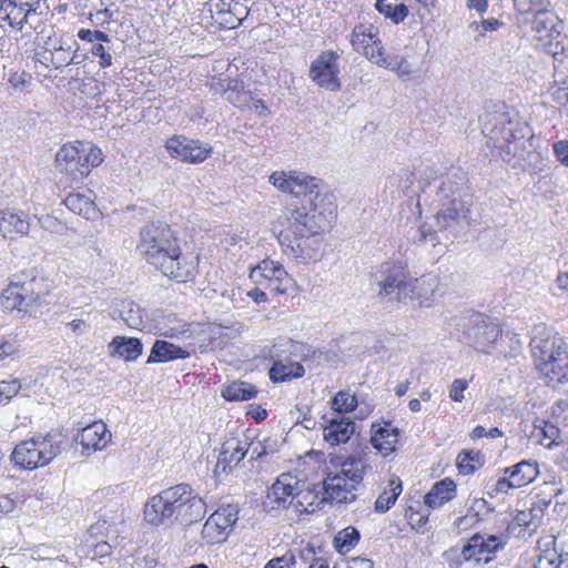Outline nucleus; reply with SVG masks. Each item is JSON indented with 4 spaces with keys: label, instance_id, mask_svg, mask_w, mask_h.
Here are the masks:
<instances>
[{
    "label": "nucleus",
    "instance_id": "obj_21",
    "mask_svg": "<svg viewBox=\"0 0 568 568\" xmlns=\"http://www.w3.org/2000/svg\"><path fill=\"white\" fill-rule=\"evenodd\" d=\"M239 520V508L235 505H225L215 510L205 521L202 537L209 544L224 541L230 529Z\"/></svg>",
    "mask_w": 568,
    "mask_h": 568
},
{
    "label": "nucleus",
    "instance_id": "obj_24",
    "mask_svg": "<svg viewBox=\"0 0 568 568\" xmlns=\"http://www.w3.org/2000/svg\"><path fill=\"white\" fill-rule=\"evenodd\" d=\"M252 443L247 437H230L221 447L214 473L220 476L229 474L250 453Z\"/></svg>",
    "mask_w": 568,
    "mask_h": 568
},
{
    "label": "nucleus",
    "instance_id": "obj_22",
    "mask_svg": "<svg viewBox=\"0 0 568 568\" xmlns=\"http://www.w3.org/2000/svg\"><path fill=\"white\" fill-rule=\"evenodd\" d=\"M270 182L280 191L290 193L296 197L313 195L315 189L320 186V181L305 173L292 171L274 172L270 176Z\"/></svg>",
    "mask_w": 568,
    "mask_h": 568
},
{
    "label": "nucleus",
    "instance_id": "obj_56",
    "mask_svg": "<svg viewBox=\"0 0 568 568\" xmlns=\"http://www.w3.org/2000/svg\"><path fill=\"white\" fill-rule=\"evenodd\" d=\"M515 7L520 13H531L534 17L537 14L538 9H544L541 0H515Z\"/></svg>",
    "mask_w": 568,
    "mask_h": 568
},
{
    "label": "nucleus",
    "instance_id": "obj_48",
    "mask_svg": "<svg viewBox=\"0 0 568 568\" xmlns=\"http://www.w3.org/2000/svg\"><path fill=\"white\" fill-rule=\"evenodd\" d=\"M479 453L477 452H462L458 454L456 465L459 473L464 475L473 474L480 465Z\"/></svg>",
    "mask_w": 568,
    "mask_h": 568
},
{
    "label": "nucleus",
    "instance_id": "obj_20",
    "mask_svg": "<svg viewBox=\"0 0 568 568\" xmlns=\"http://www.w3.org/2000/svg\"><path fill=\"white\" fill-rule=\"evenodd\" d=\"M303 486V480L290 473L281 474L266 495V505L271 509H291L296 493Z\"/></svg>",
    "mask_w": 568,
    "mask_h": 568
},
{
    "label": "nucleus",
    "instance_id": "obj_11",
    "mask_svg": "<svg viewBox=\"0 0 568 568\" xmlns=\"http://www.w3.org/2000/svg\"><path fill=\"white\" fill-rule=\"evenodd\" d=\"M162 491L175 519L192 523L204 516L206 505L190 485L178 484Z\"/></svg>",
    "mask_w": 568,
    "mask_h": 568
},
{
    "label": "nucleus",
    "instance_id": "obj_38",
    "mask_svg": "<svg viewBox=\"0 0 568 568\" xmlns=\"http://www.w3.org/2000/svg\"><path fill=\"white\" fill-rule=\"evenodd\" d=\"M403 491V484L398 476H392L388 480L387 486L377 497L374 508L378 514H385L396 503L398 496Z\"/></svg>",
    "mask_w": 568,
    "mask_h": 568
},
{
    "label": "nucleus",
    "instance_id": "obj_12",
    "mask_svg": "<svg viewBox=\"0 0 568 568\" xmlns=\"http://www.w3.org/2000/svg\"><path fill=\"white\" fill-rule=\"evenodd\" d=\"M532 30L537 47L556 57L564 52L565 36L561 33L562 23L551 11L538 9L532 20Z\"/></svg>",
    "mask_w": 568,
    "mask_h": 568
},
{
    "label": "nucleus",
    "instance_id": "obj_8",
    "mask_svg": "<svg viewBox=\"0 0 568 568\" xmlns=\"http://www.w3.org/2000/svg\"><path fill=\"white\" fill-rule=\"evenodd\" d=\"M366 463L362 458H347L336 474H329L323 481L326 500L352 503L356 498V487L363 480Z\"/></svg>",
    "mask_w": 568,
    "mask_h": 568
},
{
    "label": "nucleus",
    "instance_id": "obj_49",
    "mask_svg": "<svg viewBox=\"0 0 568 568\" xmlns=\"http://www.w3.org/2000/svg\"><path fill=\"white\" fill-rule=\"evenodd\" d=\"M356 406L357 399L348 390H339L332 399L333 409L339 414L353 412Z\"/></svg>",
    "mask_w": 568,
    "mask_h": 568
},
{
    "label": "nucleus",
    "instance_id": "obj_57",
    "mask_svg": "<svg viewBox=\"0 0 568 568\" xmlns=\"http://www.w3.org/2000/svg\"><path fill=\"white\" fill-rule=\"evenodd\" d=\"M468 387V382L463 378H456L449 387V398L454 402H462L464 399V392Z\"/></svg>",
    "mask_w": 568,
    "mask_h": 568
},
{
    "label": "nucleus",
    "instance_id": "obj_54",
    "mask_svg": "<svg viewBox=\"0 0 568 568\" xmlns=\"http://www.w3.org/2000/svg\"><path fill=\"white\" fill-rule=\"evenodd\" d=\"M78 37L81 40H85L93 43L111 42L110 37L100 30L80 29Z\"/></svg>",
    "mask_w": 568,
    "mask_h": 568
},
{
    "label": "nucleus",
    "instance_id": "obj_45",
    "mask_svg": "<svg viewBox=\"0 0 568 568\" xmlns=\"http://www.w3.org/2000/svg\"><path fill=\"white\" fill-rule=\"evenodd\" d=\"M359 531L349 526L341 530L334 538V547L341 552H348L359 540Z\"/></svg>",
    "mask_w": 568,
    "mask_h": 568
},
{
    "label": "nucleus",
    "instance_id": "obj_42",
    "mask_svg": "<svg viewBox=\"0 0 568 568\" xmlns=\"http://www.w3.org/2000/svg\"><path fill=\"white\" fill-rule=\"evenodd\" d=\"M257 389L245 382H234L222 390V396L229 402L248 400L255 397Z\"/></svg>",
    "mask_w": 568,
    "mask_h": 568
},
{
    "label": "nucleus",
    "instance_id": "obj_13",
    "mask_svg": "<svg viewBox=\"0 0 568 568\" xmlns=\"http://www.w3.org/2000/svg\"><path fill=\"white\" fill-rule=\"evenodd\" d=\"M284 253L302 264L316 263L324 255V244L321 234L301 233L280 235Z\"/></svg>",
    "mask_w": 568,
    "mask_h": 568
},
{
    "label": "nucleus",
    "instance_id": "obj_30",
    "mask_svg": "<svg viewBox=\"0 0 568 568\" xmlns=\"http://www.w3.org/2000/svg\"><path fill=\"white\" fill-rule=\"evenodd\" d=\"M111 440L106 425L99 420L84 427L80 434V444L88 452L102 450Z\"/></svg>",
    "mask_w": 568,
    "mask_h": 568
},
{
    "label": "nucleus",
    "instance_id": "obj_39",
    "mask_svg": "<svg viewBox=\"0 0 568 568\" xmlns=\"http://www.w3.org/2000/svg\"><path fill=\"white\" fill-rule=\"evenodd\" d=\"M63 202L70 211L88 220L94 219L99 214L94 201L84 194L71 193Z\"/></svg>",
    "mask_w": 568,
    "mask_h": 568
},
{
    "label": "nucleus",
    "instance_id": "obj_29",
    "mask_svg": "<svg viewBox=\"0 0 568 568\" xmlns=\"http://www.w3.org/2000/svg\"><path fill=\"white\" fill-rule=\"evenodd\" d=\"M437 277L435 275H425L419 278L410 277V307H428L433 302V296L437 287Z\"/></svg>",
    "mask_w": 568,
    "mask_h": 568
},
{
    "label": "nucleus",
    "instance_id": "obj_59",
    "mask_svg": "<svg viewBox=\"0 0 568 568\" xmlns=\"http://www.w3.org/2000/svg\"><path fill=\"white\" fill-rule=\"evenodd\" d=\"M556 160L564 166L568 168V140H560L552 145Z\"/></svg>",
    "mask_w": 568,
    "mask_h": 568
},
{
    "label": "nucleus",
    "instance_id": "obj_37",
    "mask_svg": "<svg viewBox=\"0 0 568 568\" xmlns=\"http://www.w3.org/2000/svg\"><path fill=\"white\" fill-rule=\"evenodd\" d=\"M510 476V485L519 488L528 485L538 476V465L529 460H521L515 466L505 469Z\"/></svg>",
    "mask_w": 568,
    "mask_h": 568
},
{
    "label": "nucleus",
    "instance_id": "obj_28",
    "mask_svg": "<svg viewBox=\"0 0 568 568\" xmlns=\"http://www.w3.org/2000/svg\"><path fill=\"white\" fill-rule=\"evenodd\" d=\"M161 490L151 497L144 506V519L153 526H168L173 523L174 514Z\"/></svg>",
    "mask_w": 568,
    "mask_h": 568
},
{
    "label": "nucleus",
    "instance_id": "obj_50",
    "mask_svg": "<svg viewBox=\"0 0 568 568\" xmlns=\"http://www.w3.org/2000/svg\"><path fill=\"white\" fill-rule=\"evenodd\" d=\"M68 49H70V47L65 48L62 41H59L58 45L54 43L52 50H49L50 62L54 69H59L62 65L71 63H79V61L75 60V55L68 58L65 54Z\"/></svg>",
    "mask_w": 568,
    "mask_h": 568
},
{
    "label": "nucleus",
    "instance_id": "obj_6",
    "mask_svg": "<svg viewBox=\"0 0 568 568\" xmlns=\"http://www.w3.org/2000/svg\"><path fill=\"white\" fill-rule=\"evenodd\" d=\"M44 0H0V27L24 34L39 31L47 19Z\"/></svg>",
    "mask_w": 568,
    "mask_h": 568
},
{
    "label": "nucleus",
    "instance_id": "obj_58",
    "mask_svg": "<svg viewBox=\"0 0 568 568\" xmlns=\"http://www.w3.org/2000/svg\"><path fill=\"white\" fill-rule=\"evenodd\" d=\"M20 383L17 379L13 381H2L0 382V394L3 397V403L11 399L16 396L20 390Z\"/></svg>",
    "mask_w": 568,
    "mask_h": 568
},
{
    "label": "nucleus",
    "instance_id": "obj_36",
    "mask_svg": "<svg viewBox=\"0 0 568 568\" xmlns=\"http://www.w3.org/2000/svg\"><path fill=\"white\" fill-rule=\"evenodd\" d=\"M190 352L163 339H156L146 363H165L178 358H186Z\"/></svg>",
    "mask_w": 568,
    "mask_h": 568
},
{
    "label": "nucleus",
    "instance_id": "obj_17",
    "mask_svg": "<svg viewBox=\"0 0 568 568\" xmlns=\"http://www.w3.org/2000/svg\"><path fill=\"white\" fill-rule=\"evenodd\" d=\"M165 149L171 158L190 164L204 162L213 152L209 143L184 135L169 138L165 142Z\"/></svg>",
    "mask_w": 568,
    "mask_h": 568
},
{
    "label": "nucleus",
    "instance_id": "obj_40",
    "mask_svg": "<svg viewBox=\"0 0 568 568\" xmlns=\"http://www.w3.org/2000/svg\"><path fill=\"white\" fill-rule=\"evenodd\" d=\"M80 143L77 141L73 144H64L57 153L55 160L59 169L72 175H75V166L79 164L80 159Z\"/></svg>",
    "mask_w": 568,
    "mask_h": 568
},
{
    "label": "nucleus",
    "instance_id": "obj_9",
    "mask_svg": "<svg viewBox=\"0 0 568 568\" xmlns=\"http://www.w3.org/2000/svg\"><path fill=\"white\" fill-rule=\"evenodd\" d=\"M62 444L60 433H48L45 436H37L21 442L12 453L16 465L24 469H36L48 465L59 454Z\"/></svg>",
    "mask_w": 568,
    "mask_h": 568
},
{
    "label": "nucleus",
    "instance_id": "obj_25",
    "mask_svg": "<svg viewBox=\"0 0 568 568\" xmlns=\"http://www.w3.org/2000/svg\"><path fill=\"white\" fill-rule=\"evenodd\" d=\"M504 547V542L498 536L495 535H474L469 541L463 547L460 556L464 560H474L479 562L490 560L489 555L495 554L498 549Z\"/></svg>",
    "mask_w": 568,
    "mask_h": 568
},
{
    "label": "nucleus",
    "instance_id": "obj_15",
    "mask_svg": "<svg viewBox=\"0 0 568 568\" xmlns=\"http://www.w3.org/2000/svg\"><path fill=\"white\" fill-rule=\"evenodd\" d=\"M247 0H209L202 13L220 29H235L247 17Z\"/></svg>",
    "mask_w": 568,
    "mask_h": 568
},
{
    "label": "nucleus",
    "instance_id": "obj_63",
    "mask_svg": "<svg viewBox=\"0 0 568 568\" xmlns=\"http://www.w3.org/2000/svg\"><path fill=\"white\" fill-rule=\"evenodd\" d=\"M374 564L368 558L363 557H355L352 558L348 562L346 568H373Z\"/></svg>",
    "mask_w": 568,
    "mask_h": 568
},
{
    "label": "nucleus",
    "instance_id": "obj_46",
    "mask_svg": "<svg viewBox=\"0 0 568 568\" xmlns=\"http://www.w3.org/2000/svg\"><path fill=\"white\" fill-rule=\"evenodd\" d=\"M501 349L500 353L507 358H516L523 351V339L516 332L507 331L501 333Z\"/></svg>",
    "mask_w": 568,
    "mask_h": 568
},
{
    "label": "nucleus",
    "instance_id": "obj_47",
    "mask_svg": "<svg viewBox=\"0 0 568 568\" xmlns=\"http://www.w3.org/2000/svg\"><path fill=\"white\" fill-rule=\"evenodd\" d=\"M378 12L390 19L394 23H399L408 16V8L404 3L393 6L386 3V0H376L375 4Z\"/></svg>",
    "mask_w": 568,
    "mask_h": 568
},
{
    "label": "nucleus",
    "instance_id": "obj_2",
    "mask_svg": "<svg viewBox=\"0 0 568 568\" xmlns=\"http://www.w3.org/2000/svg\"><path fill=\"white\" fill-rule=\"evenodd\" d=\"M301 206L288 209L278 222L283 225L284 220L292 234L310 233L322 234L331 227L336 217V204L329 193H322L320 186L313 195L303 196Z\"/></svg>",
    "mask_w": 568,
    "mask_h": 568
},
{
    "label": "nucleus",
    "instance_id": "obj_64",
    "mask_svg": "<svg viewBox=\"0 0 568 568\" xmlns=\"http://www.w3.org/2000/svg\"><path fill=\"white\" fill-rule=\"evenodd\" d=\"M16 352V346L3 338H0V362Z\"/></svg>",
    "mask_w": 568,
    "mask_h": 568
},
{
    "label": "nucleus",
    "instance_id": "obj_53",
    "mask_svg": "<svg viewBox=\"0 0 568 568\" xmlns=\"http://www.w3.org/2000/svg\"><path fill=\"white\" fill-rule=\"evenodd\" d=\"M103 43L104 42L93 43L90 52L93 57L99 58V65L101 68H108L112 64V55L110 53V49L106 48Z\"/></svg>",
    "mask_w": 568,
    "mask_h": 568
},
{
    "label": "nucleus",
    "instance_id": "obj_5",
    "mask_svg": "<svg viewBox=\"0 0 568 568\" xmlns=\"http://www.w3.org/2000/svg\"><path fill=\"white\" fill-rule=\"evenodd\" d=\"M372 290L383 305L399 308L412 304L410 276L398 264H382L379 270L373 274Z\"/></svg>",
    "mask_w": 568,
    "mask_h": 568
},
{
    "label": "nucleus",
    "instance_id": "obj_41",
    "mask_svg": "<svg viewBox=\"0 0 568 568\" xmlns=\"http://www.w3.org/2000/svg\"><path fill=\"white\" fill-rule=\"evenodd\" d=\"M304 373L305 369L300 363L276 361L270 369V378L273 382H286L302 377Z\"/></svg>",
    "mask_w": 568,
    "mask_h": 568
},
{
    "label": "nucleus",
    "instance_id": "obj_3",
    "mask_svg": "<svg viewBox=\"0 0 568 568\" xmlns=\"http://www.w3.org/2000/svg\"><path fill=\"white\" fill-rule=\"evenodd\" d=\"M6 308H17L31 316L42 315L57 303L52 283L44 277H17L2 292Z\"/></svg>",
    "mask_w": 568,
    "mask_h": 568
},
{
    "label": "nucleus",
    "instance_id": "obj_60",
    "mask_svg": "<svg viewBox=\"0 0 568 568\" xmlns=\"http://www.w3.org/2000/svg\"><path fill=\"white\" fill-rule=\"evenodd\" d=\"M503 434L504 433L497 427H494V428H490L489 430H487L485 427L478 425L473 429L470 436L473 439H478V438H483V437L497 438V437H501Z\"/></svg>",
    "mask_w": 568,
    "mask_h": 568
},
{
    "label": "nucleus",
    "instance_id": "obj_34",
    "mask_svg": "<svg viewBox=\"0 0 568 568\" xmlns=\"http://www.w3.org/2000/svg\"><path fill=\"white\" fill-rule=\"evenodd\" d=\"M456 484L450 478H444L433 485L425 495L424 503L427 507L435 509L450 501L456 496Z\"/></svg>",
    "mask_w": 568,
    "mask_h": 568
},
{
    "label": "nucleus",
    "instance_id": "obj_7",
    "mask_svg": "<svg viewBox=\"0 0 568 568\" xmlns=\"http://www.w3.org/2000/svg\"><path fill=\"white\" fill-rule=\"evenodd\" d=\"M179 241L165 223H150L140 232L138 251L140 255L155 268L163 265L164 261L178 250Z\"/></svg>",
    "mask_w": 568,
    "mask_h": 568
},
{
    "label": "nucleus",
    "instance_id": "obj_14",
    "mask_svg": "<svg viewBox=\"0 0 568 568\" xmlns=\"http://www.w3.org/2000/svg\"><path fill=\"white\" fill-rule=\"evenodd\" d=\"M500 335L499 325L481 314L473 316L463 331L465 342L484 354L493 353Z\"/></svg>",
    "mask_w": 568,
    "mask_h": 568
},
{
    "label": "nucleus",
    "instance_id": "obj_31",
    "mask_svg": "<svg viewBox=\"0 0 568 568\" xmlns=\"http://www.w3.org/2000/svg\"><path fill=\"white\" fill-rule=\"evenodd\" d=\"M356 430V424L346 417L332 418L324 427V439L332 446L347 443Z\"/></svg>",
    "mask_w": 568,
    "mask_h": 568
},
{
    "label": "nucleus",
    "instance_id": "obj_1",
    "mask_svg": "<svg viewBox=\"0 0 568 568\" xmlns=\"http://www.w3.org/2000/svg\"><path fill=\"white\" fill-rule=\"evenodd\" d=\"M530 351L536 369L552 388L568 383V345L551 327L535 325L531 331Z\"/></svg>",
    "mask_w": 568,
    "mask_h": 568
},
{
    "label": "nucleus",
    "instance_id": "obj_26",
    "mask_svg": "<svg viewBox=\"0 0 568 568\" xmlns=\"http://www.w3.org/2000/svg\"><path fill=\"white\" fill-rule=\"evenodd\" d=\"M29 216L22 211L10 209L0 211V234L3 239L16 240L26 236L30 231Z\"/></svg>",
    "mask_w": 568,
    "mask_h": 568
},
{
    "label": "nucleus",
    "instance_id": "obj_18",
    "mask_svg": "<svg viewBox=\"0 0 568 568\" xmlns=\"http://www.w3.org/2000/svg\"><path fill=\"white\" fill-rule=\"evenodd\" d=\"M353 49L363 54L372 63H381L385 54V50L379 39V31L373 24H358L356 26L349 38Z\"/></svg>",
    "mask_w": 568,
    "mask_h": 568
},
{
    "label": "nucleus",
    "instance_id": "obj_51",
    "mask_svg": "<svg viewBox=\"0 0 568 568\" xmlns=\"http://www.w3.org/2000/svg\"><path fill=\"white\" fill-rule=\"evenodd\" d=\"M539 511V508L519 510L516 514L514 521L517 526L525 527L527 529H535L540 521Z\"/></svg>",
    "mask_w": 568,
    "mask_h": 568
},
{
    "label": "nucleus",
    "instance_id": "obj_16",
    "mask_svg": "<svg viewBox=\"0 0 568 568\" xmlns=\"http://www.w3.org/2000/svg\"><path fill=\"white\" fill-rule=\"evenodd\" d=\"M250 278L260 285H265L274 294H285L291 287L293 280L284 266L270 258L263 260L250 273Z\"/></svg>",
    "mask_w": 568,
    "mask_h": 568
},
{
    "label": "nucleus",
    "instance_id": "obj_33",
    "mask_svg": "<svg viewBox=\"0 0 568 568\" xmlns=\"http://www.w3.org/2000/svg\"><path fill=\"white\" fill-rule=\"evenodd\" d=\"M382 60L378 67L393 71L404 80L415 79L420 73V67L407 54L403 57L384 54Z\"/></svg>",
    "mask_w": 568,
    "mask_h": 568
},
{
    "label": "nucleus",
    "instance_id": "obj_23",
    "mask_svg": "<svg viewBox=\"0 0 568 568\" xmlns=\"http://www.w3.org/2000/svg\"><path fill=\"white\" fill-rule=\"evenodd\" d=\"M199 258L197 256L183 254L180 245L174 254H170L163 265L158 270L161 273L179 283L191 282L197 274Z\"/></svg>",
    "mask_w": 568,
    "mask_h": 568
},
{
    "label": "nucleus",
    "instance_id": "obj_43",
    "mask_svg": "<svg viewBox=\"0 0 568 568\" xmlns=\"http://www.w3.org/2000/svg\"><path fill=\"white\" fill-rule=\"evenodd\" d=\"M490 510L491 509L484 498H473L468 506L467 514L456 520V526L465 529L474 521V519L487 515Z\"/></svg>",
    "mask_w": 568,
    "mask_h": 568
},
{
    "label": "nucleus",
    "instance_id": "obj_19",
    "mask_svg": "<svg viewBox=\"0 0 568 568\" xmlns=\"http://www.w3.org/2000/svg\"><path fill=\"white\" fill-rule=\"evenodd\" d=\"M338 54L334 51H323L311 64L310 78L318 87L335 92L341 89L337 64Z\"/></svg>",
    "mask_w": 568,
    "mask_h": 568
},
{
    "label": "nucleus",
    "instance_id": "obj_55",
    "mask_svg": "<svg viewBox=\"0 0 568 568\" xmlns=\"http://www.w3.org/2000/svg\"><path fill=\"white\" fill-rule=\"evenodd\" d=\"M296 559L292 552H286L281 557L272 558L264 568H295Z\"/></svg>",
    "mask_w": 568,
    "mask_h": 568
},
{
    "label": "nucleus",
    "instance_id": "obj_32",
    "mask_svg": "<svg viewBox=\"0 0 568 568\" xmlns=\"http://www.w3.org/2000/svg\"><path fill=\"white\" fill-rule=\"evenodd\" d=\"M296 494L292 508V511L296 515L314 514L321 509L326 501L324 495L321 497L320 493L305 481H303V486L300 487Z\"/></svg>",
    "mask_w": 568,
    "mask_h": 568
},
{
    "label": "nucleus",
    "instance_id": "obj_61",
    "mask_svg": "<svg viewBox=\"0 0 568 568\" xmlns=\"http://www.w3.org/2000/svg\"><path fill=\"white\" fill-rule=\"evenodd\" d=\"M114 12L105 8L91 13V20L98 26L109 24L113 20Z\"/></svg>",
    "mask_w": 568,
    "mask_h": 568
},
{
    "label": "nucleus",
    "instance_id": "obj_10",
    "mask_svg": "<svg viewBox=\"0 0 568 568\" xmlns=\"http://www.w3.org/2000/svg\"><path fill=\"white\" fill-rule=\"evenodd\" d=\"M469 209L459 195H455L447 201L443 202L439 211L435 216V227L433 231L430 226L422 225L419 229L422 241H435L436 232L447 234V236L456 237L459 233L465 231L468 225Z\"/></svg>",
    "mask_w": 568,
    "mask_h": 568
},
{
    "label": "nucleus",
    "instance_id": "obj_52",
    "mask_svg": "<svg viewBox=\"0 0 568 568\" xmlns=\"http://www.w3.org/2000/svg\"><path fill=\"white\" fill-rule=\"evenodd\" d=\"M80 146L83 149L85 154V162L89 163L91 169L102 163V151L99 148L92 145L91 143L84 142H81Z\"/></svg>",
    "mask_w": 568,
    "mask_h": 568
},
{
    "label": "nucleus",
    "instance_id": "obj_62",
    "mask_svg": "<svg viewBox=\"0 0 568 568\" xmlns=\"http://www.w3.org/2000/svg\"><path fill=\"white\" fill-rule=\"evenodd\" d=\"M79 164L75 166V175L73 176V180L82 179L83 176H87L91 171L89 163L85 162V154L81 146L79 149Z\"/></svg>",
    "mask_w": 568,
    "mask_h": 568
},
{
    "label": "nucleus",
    "instance_id": "obj_4",
    "mask_svg": "<svg viewBox=\"0 0 568 568\" xmlns=\"http://www.w3.org/2000/svg\"><path fill=\"white\" fill-rule=\"evenodd\" d=\"M483 133L494 148L500 150L505 162L513 168L523 165L527 154L525 146L527 125L510 120L507 113H497L484 124Z\"/></svg>",
    "mask_w": 568,
    "mask_h": 568
},
{
    "label": "nucleus",
    "instance_id": "obj_44",
    "mask_svg": "<svg viewBox=\"0 0 568 568\" xmlns=\"http://www.w3.org/2000/svg\"><path fill=\"white\" fill-rule=\"evenodd\" d=\"M142 310L133 301H122L120 305V317L131 328H138L142 324Z\"/></svg>",
    "mask_w": 568,
    "mask_h": 568
},
{
    "label": "nucleus",
    "instance_id": "obj_35",
    "mask_svg": "<svg viewBox=\"0 0 568 568\" xmlns=\"http://www.w3.org/2000/svg\"><path fill=\"white\" fill-rule=\"evenodd\" d=\"M110 354L124 361H135L143 351L141 341L136 337L115 336L108 345Z\"/></svg>",
    "mask_w": 568,
    "mask_h": 568
},
{
    "label": "nucleus",
    "instance_id": "obj_27",
    "mask_svg": "<svg viewBox=\"0 0 568 568\" xmlns=\"http://www.w3.org/2000/svg\"><path fill=\"white\" fill-rule=\"evenodd\" d=\"M399 429L392 423L372 425L371 444L384 456L393 453L398 443Z\"/></svg>",
    "mask_w": 568,
    "mask_h": 568
}]
</instances>
